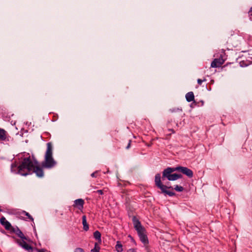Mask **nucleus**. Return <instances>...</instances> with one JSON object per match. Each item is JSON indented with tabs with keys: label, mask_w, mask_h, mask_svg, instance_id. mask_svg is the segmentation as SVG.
Listing matches in <instances>:
<instances>
[{
	"label": "nucleus",
	"mask_w": 252,
	"mask_h": 252,
	"mask_svg": "<svg viewBox=\"0 0 252 252\" xmlns=\"http://www.w3.org/2000/svg\"><path fill=\"white\" fill-rule=\"evenodd\" d=\"M18 169V173L22 176H27L32 173H35L39 178L44 176L42 167L40 166L36 160L33 162L30 156L23 159Z\"/></svg>",
	"instance_id": "obj_1"
},
{
	"label": "nucleus",
	"mask_w": 252,
	"mask_h": 252,
	"mask_svg": "<svg viewBox=\"0 0 252 252\" xmlns=\"http://www.w3.org/2000/svg\"><path fill=\"white\" fill-rule=\"evenodd\" d=\"M56 164V161L53 158V147L51 142L47 143V150L45 155V159L42 163V167L51 168Z\"/></svg>",
	"instance_id": "obj_2"
},
{
	"label": "nucleus",
	"mask_w": 252,
	"mask_h": 252,
	"mask_svg": "<svg viewBox=\"0 0 252 252\" xmlns=\"http://www.w3.org/2000/svg\"><path fill=\"white\" fill-rule=\"evenodd\" d=\"M132 221L134 227L137 232L140 241L144 245L148 244L149 242L146 234V230L144 227L142 226L139 220L135 216L132 217Z\"/></svg>",
	"instance_id": "obj_3"
},
{
	"label": "nucleus",
	"mask_w": 252,
	"mask_h": 252,
	"mask_svg": "<svg viewBox=\"0 0 252 252\" xmlns=\"http://www.w3.org/2000/svg\"><path fill=\"white\" fill-rule=\"evenodd\" d=\"M155 182L156 186L161 189L162 193L168 195L170 196L175 195V193L174 192L168 190L169 189H172V187H168L162 184L161 181V176L159 173H158L155 175Z\"/></svg>",
	"instance_id": "obj_4"
},
{
	"label": "nucleus",
	"mask_w": 252,
	"mask_h": 252,
	"mask_svg": "<svg viewBox=\"0 0 252 252\" xmlns=\"http://www.w3.org/2000/svg\"><path fill=\"white\" fill-rule=\"evenodd\" d=\"M175 170L182 172L183 174L186 175L189 178H191L193 177L192 171L186 167L177 166L176 167Z\"/></svg>",
	"instance_id": "obj_5"
},
{
	"label": "nucleus",
	"mask_w": 252,
	"mask_h": 252,
	"mask_svg": "<svg viewBox=\"0 0 252 252\" xmlns=\"http://www.w3.org/2000/svg\"><path fill=\"white\" fill-rule=\"evenodd\" d=\"M176 167H168L165 169L162 172V179L164 180L165 178L167 180L169 179L171 173L175 171H177Z\"/></svg>",
	"instance_id": "obj_6"
},
{
	"label": "nucleus",
	"mask_w": 252,
	"mask_h": 252,
	"mask_svg": "<svg viewBox=\"0 0 252 252\" xmlns=\"http://www.w3.org/2000/svg\"><path fill=\"white\" fill-rule=\"evenodd\" d=\"M25 240H17V243L21 247L28 251L29 252H31L32 251V246L28 244L25 241Z\"/></svg>",
	"instance_id": "obj_7"
},
{
	"label": "nucleus",
	"mask_w": 252,
	"mask_h": 252,
	"mask_svg": "<svg viewBox=\"0 0 252 252\" xmlns=\"http://www.w3.org/2000/svg\"><path fill=\"white\" fill-rule=\"evenodd\" d=\"M224 62L222 58L215 59L211 63V66L212 67H219Z\"/></svg>",
	"instance_id": "obj_8"
},
{
	"label": "nucleus",
	"mask_w": 252,
	"mask_h": 252,
	"mask_svg": "<svg viewBox=\"0 0 252 252\" xmlns=\"http://www.w3.org/2000/svg\"><path fill=\"white\" fill-rule=\"evenodd\" d=\"M0 222L1 225L4 227L5 229L10 230L12 228L10 223L4 217H2L0 219Z\"/></svg>",
	"instance_id": "obj_9"
},
{
	"label": "nucleus",
	"mask_w": 252,
	"mask_h": 252,
	"mask_svg": "<svg viewBox=\"0 0 252 252\" xmlns=\"http://www.w3.org/2000/svg\"><path fill=\"white\" fill-rule=\"evenodd\" d=\"M84 200L82 199H78L74 201L73 206L78 208L79 210H82L83 208Z\"/></svg>",
	"instance_id": "obj_10"
},
{
	"label": "nucleus",
	"mask_w": 252,
	"mask_h": 252,
	"mask_svg": "<svg viewBox=\"0 0 252 252\" xmlns=\"http://www.w3.org/2000/svg\"><path fill=\"white\" fill-rule=\"evenodd\" d=\"M13 231L22 240H27L26 237L25 236L23 232L18 228H17L16 230L13 229Z\"/></svg>",
	"instance_id": "obj_11"
},
{
	"label": "nucleus",
	"mask_w": 252,
	"mask_h": 252,
	"mask_svg": "<svg viewBox=\"0 0 252 252\" xmlns=\"http://www.w3.org/2000/svg\"><path fill=\"white\" fill-rule=\"evenodd\" d=\"M186 98L187 101L191 102L194 101V95L192 92H189L186 94Z\"/></svg>",
	"instance_id": "obj_12"
},
{
	"label": "nucleus",
	"mask_w": 252,
	"mask_h": 252,
	"mask_svg": "<svg viewBox=\"0 0 252 252\" xmlns=\"http://www.w3.org/2000/svg\"><path fill=\"white\" fill-rule=\"evenodd\" d=\"M182 175L177 173L171 174L168 180L169 181H175L178 179L181 178Z\"/></svg>",
	"instance_id": "obj_13"
},
{
	"label": "nucleus",
	"mask_w": 252,
	"mask_h": 252,
	"mask_svg": "<svg viewBox=\"0 0 252 252\" xmlns=\"http://www.w3.org/2000/svg\"><path fill=\"white\" fill-rule=\"evenodd\" d=\"M82 223L83 225L84 230L85 231H88L89 230V227L87 222L86 217L85 215L82 217Z\"/></svg>",
	"instance_id": "obj_14"
},
{
	"label": "nucleus",
	"mask_w": 252,
	"mask_h": 252,
	"mask_svg": "<svg viewBox=\"0 0 252 252\" xmlns=\"http://www.w3.org/2000/svg\"><path fill=\"white\" fill-rule=\"evenodd\" d=\"M6 139V131L4 129L0 128V142L4 141Z\"/></svg>",
	"instance_id": "obj_15"
},
{
	"label": "nucleus",
	"mask_w": 252,
	"mask_h": 252,
	"mask_svg": "<svg viewBox=\"0 0 252 252\" xmlns=\"http://www.w3.org/2000/svg\"><path fill=\"white\" fill-rule=\"evenodd\" d=\"M123 246L120 241L117 242L115 248L117 252H122L123 251Z\"/></svg>",
	"instance_id": "obj_16"
},
{
	"label": "nucleus",
	"mask_w": 252,
	"mask_h": 252,
	"mask_svg": "<svg viewBox=\"0 0 252 252\" xmlns=\"http://www.w3.org/2000/svg\"><path fill=\"white\" fill-rule=\"evenodd\" d=\"M94 238L99 241H101V234L98 231H95L94 233Z\"/></svg>",
	"instance_id": "obj_17"
},
{
	"label": "nucleus",
	"mask_w": 252,
	"mask_h": 252,
	"mask_svg": "<svg viewBox=\"0 0 252 252\" xmlns=\"http://www.w3.org/2000/svg\"><path fill=\"white\" fill-rule=\"evenodd\" d=\"M100 248L97 244L95 243L94 248L91 250V252H99Z\"/></svg>",
	"instance_id": "obj_18"
},
{
	"label": "nucleus",
	"mask_w": 252,
	"mask_h": 252,
	"mask_svg": "<svg viewBox=\"0 0 252 252\" xmlns=\"http://www.w3.org/2000/svg\"><path fill=\"white\" fill-rule=\"evenodd\" d=\"M174 189L177 191L181 192L184 190V188L182 186L176 185Z\"/></svg>",
	"instance_id": "obj_19"
},
{
	"label": "nucleus",
	"mask_w": 252,
	"mask_h": 252,
	"mask_svg": "<svg viewBox=\"0 0 252 252\" xmlns=\"http://www.w3.org/2000/svg\"><path fill=\"white\" fill-rule=\"evenodd\" d=\"M23 214L25 215L26 216L28 217V218L31 220L33 221V218L30 215L29 213L26 212V211H23L22 212Z\"/></svg>",
	"instance_id": "obj_20"
},
{
	"label": "nucleus",
	"mask_w": 252,
	"mask_h": 252,
	"mask_svg": "<svg viewBox=\"0 0 252 252\" xmlns=\"http://www.w3.org/2000/svg\"><path fill=\"white\" fill-rule=\"evenodd\" d=\"M74 252H85L84 250L80 248H77L74 250Z\"/></svg>",
	"instance_id": "obj_21"
},
{
	"label": "nucleus",
	"mask_w": 252,
	"mask_h": 252,
	"mask_svg": "<svg viewBox=\"0 0 252 252\" xmlns=\"http://www.w3.org/2000/svg\"><path fill=\"white\" fill-rule=\"evenodd\" d=\"M205 81H206V79H204L203 80H202V79H197V83L200 85H201L202 84V83L203 82H205Z\"/></svg>",
	"instance_id": "obj_22"
},
{
	"label": "nucleus",
	"mask_w": 252,
	"mask_h": 252,
	"mask_svg": "<svg viewBox=\"0 0 252 252\" xmlns=\"http://www.w3.org/2000/svg\"><path fill=\"white\" fill-rule=\"evenodd\" d=\"M131 140H128V143H127V145H126V149L128 150L130 148V145H131Z\"/></svg>",
	"instance_id": "obj_23"
},
{
	"label": "nucleus",
	"mask_w": 252,
	"mask_h": 252,
	"mask_svg": "<svg viewBox=\"0 0 252 252\" xmlns=\"http://www.w3.org/2000/svg\"><path fill=\"white\" fill-rule=\"evenodd\" d=\"M170 111L171 112H176V111H182V110L181 109H179V108H177V109H176V108H173V109H170Z\"/></svg>",
	"instance_id": "obj_24"
},
{
	"label": "nucleus",
	"mask_w": 252,
	"mask_h": 252,
	"mask_svg": "<svg viewBox=\"0 0 252 252\" xmlns=\"http://www.w3.org/2000/svg\"><path fill=\"white\" fill-rule=\"evenodd\" d=\"M16 164H11V170H12V171H14V168H16Z\"/></svg>",
	"instance_id": "obj_25"
},
{
	"label": "nucleus",
	"mask_w": 252,
	"mask_h": 252,
	"mask_svg": "<svg viewBox=\"0 0 252 252\" xmlns=\"http://www.w3.org/2000/svg\"><path fill=\"white\" fill-rule=\"evenodd\" d=\"M97 171L94 172L93 173L91 174V176H92V177H96V175H97Z\"/></svg>",
	"instance_id": "obj_26"
},
{
	"label": "nucleus",
	"mask_w": 252,
	"mask_h": 252,
	"mask_svg": "<svg viewBox=\"0 0 252 252\" xmlns=\"http://www.w3.org/2000/svg\"><path fill=\"white\" fill-rule=\"evenodd\" d=\"M96 192L99 193V194H103V190L101 189L97 190Z\"/></svg>",
	"instance_id": "obj_27"
},
{
	"label": "nucleus",
	"mask_w": 252,
	"mask_h": 252,
	"mask_svg": "<svg viewBox=\"0 0 252 252\" xmlns=\"http://www.w3.org/2000/svg\"><path fill=\"white\" fill-rule=\"evenodd\" d=\"M128 237L130 238L131 241L135 244V240H134L133 238L131 237L130 235H129Z\"/></svg>",
	"instance_id": "obj_28"
},
{
	"label": "nucleus",
	"mask_w": 252,
	"mask_h": 252,
	"mask_svg": "<svg viewBox=\"0 0 252 252\" xmlns=\"http://www.w3.org/2000/svg\"><path fill=\"white\" fill-rule=\"evenodd\" d=\"M128 252H136V251L134 249H131L128 251Z\"/></svg>",
	"instance_id": "obj_29"
},
{
	"label": "nucleus",
	"mask_w": 252,
	"mask_h": 252,
	"mask_svg": "<svg viewBox=\"0 0 252 252\" xmlns=\"http://www.w3.org/2000/svg\"><path fill=\"white\" fill-rule=\"evenodd\" d=\"M38 252H44V251L43 250H40L38 251Z\"/></svg>",
	"instance_id": "obj_30"
}]
</instances>
